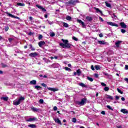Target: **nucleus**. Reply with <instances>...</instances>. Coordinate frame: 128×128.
<instances>
[{
    "mask_svg": "<svg viewBox=\"0 0 128 128\" xmlns=\"http://www.w3.org/2000/svg\"><path fill=\"white\" fill-rule=\"evenodd\" d=\"M26 98H24V97L21 96L15 100L13 102V104L14 106H18V104H22V102Z\"/></svg>",
    "mask_w": 128,
    "mask_h": 128,
    "instance_id": "obj_1",
    "label": "nucleus"
},
{
    "mask_svg": "<svg viewBox=\"0 0 128 128\" xmlns=\"http://www.w3.org/2000/svg\"><path fill=\"white\" fill-rule=\"evenodd\" d=\"M62 42H63L64 43H60V46H62V48H70V46H72L70 44H68V40H64L62 39Z\"/></svg>",
    "mask_w": 128,
    "mask_h": 128,
    "instance_id": "obj_2",
    "label": "nucleus"
},
{
    "mask_svg": "<svg viewBox=\"0 0 128 128\" xmlns=\"http://www.w3.org/2000/svg\"><path fill=\"white\" fill-rule=\"evenodd\" d=\"M86 98H82L81 101H76V104L78 106H84V104H86Z\"/></svg>",
    "mask_w": 128,
    "mask_h": 128,
    "instance_id": "obj_3",
    "label": "nucleus"
},
{
    "mask_svg": "<svg viewBox=\"0 0 128 128\" xmlns=\"http://www.w3.org/2000/svg\"><path fill=\"white\" fill-rule=\"evenodd\" d=\"M6 14L8 16H10V18H17V20H20V18L15 16H14L12 14L10 13H8V12H6Z\"/></svg>",
    "mask_w": 128,
    "mask_h": 128,
    "instance_id": "obj_4",
    "label": "nucleus"
},
{
    "mask_svg": "<svg viewBox=\"0 0 128 128\" xmlns=\"http://www.w3.org/2000/svg\"><path fill=\"white\" fill-rule=\"evenodd\" d=\"M49 67H50V68H56L60 67V64L58 63H55L52 65H50Z\"/></svg>",
    "mask_w": 128,
    "mask_h": 128,
    "instance_id": "obj_5",
    "label": "nucleus"
},
{
    "mask_svg": "<svg viewBox=\"0 0 128 128\" xmlns=\"http://www.w3.org/2000/svg\"><path fill=\"white\" fill-rule=\"evenodd\" d=\"M78 2V0H70L67 4H72V6H74Z\"/></svg>",
    "mask_w": 128,
    "mask_h": 128,
    "instance_id": "obj_6",
    "label": "nucleus"
},
{
    "mask_svg": "<svg viewBox=\"0 0 128 128\" xmlns=\"http://www.w3.org/2000/svg\"><path fill=\"white\" fill-rule=\"evenodd\" d=\"M38 56V54L36 52L29 54V56H30L31 58H36V56Z\"/></svg>",
    "mask_w": 128,
    "mask_h": 128,
    "instance_id": "obj_7",
    "label": "nucleus"
},
{
    "mask_svg": "<svg viewBox=\"0 0 128 128\" xmlns=\"http://www.w3.org/2000/svg\"><path fill=\"white\" fill-rule=\"evenodd\" d=\"M36 120H38V118H30L26 120V122H34Z\"/></svg>",
    "mask_w": 128,
    "mask_h": 128,
    "instance_id": "obj_8",
    "label": "nucleus"
},
{
    "mask_svg": "<svg viewBox=\"0 0 128 128\" xmlns=\"http://www.w3.org/2000/svg\"><path fill=\"white\" fill-rule=\"evenodd\" d=\"M54 120L55 122L62 126V122L60 121V120L58 118H54Z\"/></svg>",
    "mask_w": 128,
    "mask_h": 128,
    "instance_id": "obj_9",
    "label": "nucleus"
},
{
    "mask_svg": "<svg viewBox=\"0 0 128 128\" xmlns=\"http://www.w3.org/2000/svg\"><path fill=\"white\" fill-rule=\"evenodd\" d=\"M108 24L110 26H118V25L116 23H114L112 22H107Z\"/></svg>",
    "mask_w": 128,
    "mask_h": 128,
    "instance_id": "obj_10",
    "label": "nucleus"
},
{
    "mask_svg": "<svg viewBox=\"0 0 128 128\" xmlns=\"http://www.w3.org/2000/svg\"><path fill=\"white\" fill-rule=\"evenodd\" d=\"M77 22L82 24V28H86V24H84V22H82V20H77Z\"/></svg>",
    "mask_w": 128,
    "mask_h": 128,
    "instance_id": "obj_11",
    "label": "nucleus"
},
{
    "mask_svg": "<svg viewBox=\"0 0 128 128\" xmlns=\"http://www.w3.org/2000/svg\"><path fill=\"white\" fill-rule=\"evenodd\" d=\"M36 8H40V10H42V12H46V8H42V6L40 5H36Z\"/></svg>",
    "mask_w": 128,
    "mask_h": 128,
    "instance_id": "obj_12",
    "label": "nucleus"
},
{
    "mask_svg": "<svg viewBox=\"0 0 128 128\" xmlns=\"http://www.w3.org/2000/svg\"><path fill=\"white\" fill-rule=\"evenodd\" d=\"M48 90H51L52 92H58V89L56 88H47Z\"/></svg>",
    "mask_w": 128,
    "mask_h": 128,
    "instance_id": "obj_13",
    "label": "nucleus"
},
{
    "mask_svg": "<svg viewBox=\"0 0 128 128\" xmlns=\"http://www.w3.org/2000/svg\"><path fill=\"white\" fill-rule=\"evenodd\" d=\"M120 26L122 28H126V24H124V22H121L120 23Z\"/></svg>",
    "mask_w": 128,
    "mask_h": 128,
    "instance_id": "obj_14",
    "label": "nucleus"
},
{
    "mask_svg": "<svg viewBox=\"0 0 128 128\" xmlns=\"http://www.w3.org/2000/svg\"><path fill=\"white\" fill-rule=\"evenodd\" d=\"M44 44H46V42H44L41 41L38 43V46H40V48H42Z\"/></svg>",
    "mask_w": 128,
    "mask_h": 128,
    "instance_id": "obj_15",
    "label": "nucleus"
},
{
    "mask_svg": "<svg viewBox=\"0 0 128 128\" xmlns=\"http://www.w3.org/2000/svg\"><path fill=\"white\" fill-rule=\"evenodd\" d=\"M94 10H96V12H99V14H100L101 15L102 14V12L98 8H94Z\"/></svg>",
    "mask_w": 128,
    "mask_h": 128,
    "instance_id": "obj_16",
    "label": "nucleus"
},
{
    "mask_svg": "<svg viewBox=\"0 0 128 128\" xmlns=\"http://www.w3.org/2000/svg\"><path fill=\"white\" fill-rule=\"evenodd\" d=\"M120 112L123 114H128V110L126 109H122Z\"/></svg>",
    "mask_w": 128,
    "mask_h": 128,
    "instance_id": "obj_17",
    "label": "nucleus"
},
{
    "mask_svg": "<svg viewBox=\"0 0 128 128\" xmlns=\"http://www.w3.org/2000/svg\"><path fill=\"white\" fill-rule=\"evenodd\" d=\"M122 44V41H118L116 42L115 44L117 48H120V44Z\"/></svg>",
    "mask_w": 128,
    "mask_h": 128,
    "instance_id": "obj_18",
    "label": "nucleus"
},
{
    "mask_svg": "<svg viewBox=\"0 0 128 128\" xmlns=\"http://www.w3.org/2000/svg\"><path fill=\"white\" fill-rule=\"evenodd\" d=\"M28 128H36V126L34 124H30L28 125Z\"/></svg>",
    "mask_w": 128,
    "mask_h": 128,
    "instance_id": "obj_19",
    "label": "nucleus"
},
{
    "mask_svg": "<svg viewBox=\"0 0 128 128\" xmlns=\"http://www.w3.org/2000/svg\"><path fill=\"white\" fill-rule=\"evenodd\" d=\"M98 42L100 44H106V42L104 40H99L98 41Z\"/></svg>",
    "mask_w": 128,
    "mask_h": 128,
    "instance_id": "obj_20",
    "label": "nucleus"
},
{
    "mask_svg": "<svg viewBox=\"0 0 128 128\" xmlns=\"http://www.w3.org/2000/svg\"><path fill=\"white\" fill-rule=\"evenodd\" d=\"M1 100H3L5 102H7L8 100V96H3L1 98Z\"/></svg>",
    "mask_w": 128,
    "mask_h": 128,
    "instance_id": "obj_21",
    "label": "nucleus"
},
{
    "mask_svg": "<svg viewBox=\"0 0 128 128\" xmlns=\"http://www.w3.org/2000/svg\"><path fill=\"white\" fill-rule=\"evenodd\" d=\"M31 109L33 112H38L40 110V109H38L34 107L31 108Z\"/></svg>",
    "mask_w": 128,
    "mask_h": 128,
    "instance_id": "obj_22",
    "label": "nucleus"
},
{
    "mask_svg": "<svg viewBox=\"0 0 128 128\" xmlns=\"http://www.w3.org/2000/svg\"><path fill=\"white\" fill-rule=\"evenodd\" d=\"M76 72H77V76H80V74H82V71H80V69L76 70Z\"/></svg>",
    "mask_w": 128,
    "mask_h": 128,
    "instance_id": "obj_23",
    "label": "nucleus"
},
{
    "mask_svg": "<svg viewBox=\"0 0 128 128\" xmlns=\"http://www.w3.org/2000/svg\"><path fill=\"white\" fill-rule=\"evenodd\" d=\"M30 84H36V80H31L30 82Z\"/></svg>",
    "mask_w": 128,
    "mask_h": 128,
    "instance_id": "obj_24",
    "label": "nucleus"
},
{
    "mask_svg": "<svg viewBox=\"0 0 128 128\" xmlns=\"http://www.w3.org/2000/svg\"><path fill=\"white\" fill-rule=\"evenodd\" d=\"M106 98H108L109 100H114V97L110 95H106Z\"/></svg>",
    "mask_w": 128,
    "mask_h": 128,
    "instance_id": "obj_25",
    "label": "nucleus"
},
{
    "mask_svg": "<svg viewBox=\"0 0 128 128\" xmlns=\"http://www.w3.org/2000/svg\"><path fill=\"white\" fill-rule=\"evenodd\" d=\"M62 24H63V26L64 27V28H68V24L67 23H66L64 22H62Z\"/></svg>",
    "mask_w": 128,
    "mask_h": 128,
    "instance_id": "obj_26",
    "label": "nucleus"
},
{
    "mask_svg": "<svg viewBox=\"0 0 128 128\" xmlns=\"http://www.w3.org/2000/svg\"><path fill=\"white\" fill-rule=\"evenodd\" d=\"M34 88H35L36 90H40L42 88V87H40V86H34Z\"/></svg>",
    "mask_w": 128,
    "mask_h": 128,
    "instance_id": "obj_27",
    "label": "nucleus"
},
{
    "mask_svg": "<svg viewBox=\"0 0 128 128\" xmlns=\"http://www.w3.org/2000/svg\"><path fill=\"white\" fill-rule=\"evenodd\" d=\"M79 86H82V88H86V86L84 83L79 84Z\"/></svg>",
    "mask_w": 128,
    "mask_h": 128,
    "instance_id": "obj_28",
    "label": "nucleus"
},
{
    "mask_svg": "<svg viewBox=\"0 0 128 128\" xmlns=\"http://www.w3.org/2000/svg\"><path fill=\"white\" fill-rule=\"evenodd\" d=\"M29 46H30V50H36V48L32 47V44H30Z\"/></svg>",
    "mask_w": 128,
    "mask_h": 128,
    "instance_id": "obj_29",
    "label": "nucleus"
},
{
    "mask_svg": "<svg viewBox=\"0 0 128 128\" xmlns=\"http://www.w3.org/2000/svg\"><path fill=\"white\" fill-rule=\"evenodd\" d=\"M94 68L96 70H100V67L98 65L95 66Z\"/></svg>",
    "mask_w": 128,
    "mask_h": 128,
    "instance_id": "obj_30",
    "label": "nucleus"
},
{
    "mask_svg": "<svg viewBox=\"0 0 128 128\" xmlns=\"http://www.w3.org/2000/svg\"><path fill=\"white\" fill-rule=\"evenodd\" d=\"M86 20H88V22H90L92 19V17H90L88 16L86 17Z\"/></svg>",
    "mask_w": 128,
    "mask_h": 128,
    "instance_id": "obj_31",
    "label": "nucleus"
},
{
    "mask_svg": "<svg viewBox=\"0 0 128 128\" xmlns=\"http://www.w3.org/2000/svg\"><path fill=\"white\" fill-rule=\"evenodd\" d=\"M104 90L105 92H108V90H110V88L108 86H105V88H104Z\"/></svg>",
    "mask_w": 128,
    "mask_h": 128,
    "instance_id": "obj_32",
    "label": "nucleus"
},
{
    "mask_svg": "<svg viewBox=\"0 0 128 128\" xmlns=\"http://www.w3.org/2000/svg\"><path fill=\"white\" fill-rule=\"evenodd\" d=\"M112 18H114L115 20H116V18H118V17L116 16V14H113L112 15Z\"/></svg>",
    "mask_w": 128,
    "mask_h": 128,
    "instance_id": "obj_33",
    "label": "nucleus"
},
{
    "mask_svg": "<svg viewBox=\"0 0 128 128\" xmlns=\"http://www.w3.org/2000/svg\"><path fill=\"white\" fill-rule=\"evenodd\" d=\"M105 4L106 5V6H108V8H110L111 5L110 3L108 2H106Z\"/></svg>",
    "mask_w": 128,
    "mask_h": 128,
    "instance_id": "obj_34",
    "label": "nucleus"
},
{
    "mask_svg": "<svg viewBox=\"0 0 128 128\" xmlns=\"http://www.w3.org/2000/svg\"><path fill=\"white\" fill-rule=\"evenodd\" d=\"M50 36H56V34L54 32H50Z\"/></svg>",
    "mask_w": 128,
    "mask_h": 128,
    "instance_id": "obj_35",
    "label": "nucleus"
},
{
    "mask_svg": "<svg viewBox=\"0 0 128 128\" xmlns=\"http://www.w3.org/2000/svg\"><path fill=\"white\" fill-rule=\"evenodd\" d=\"M17 5L19 6H24V4L18 3Z\"/></svg>",
    "mask_w": 128,
    "mask_h": 128,
    "instance_id": "obj_36",
    "label": "nucleus"
},
{
    "mask_svg": "<svg viewBox=\"0 0 128 128\" xmlns=\"http://www.w3.org/2000/svg\"><path fill=\"white\" fill-rule=\"evenodd\" d=\"M64 70H68V72H72V69L68 67H65Z\"/></svg>",
    "mask_w": 128,
    "mask_h": 128,
    "instance_id": "obj_37",
    "label": "nucleus"
},
{
    "mask_svg": "<svg viewBox=\"0 0 128 128\" xmlns=\"http://www.w3.org/2000/svg\"><path fill=\"white\" fill-rule=\"evenodd\" d=\"M87 78L90 82H94V79L90 77H88Z\"/></svg>",
    "mask_w": 128,
    "mask_h": 128,
    "instance_id": "obj_38",
    "label": "nucleus"
},
{
    "mask_svg": "<svg viewBox=\"0 0 128 128\" xmlns=\"http://www.w3.org/2000/svg\"><path fill=\"white\" fill-rule=\"evenodd\" d=\"M66 20H72V17L70 16H67L66 17Z\"/></svg>",
    "mask_w": 128,
    "mask_h": 128,
    "instance_id": "obj_39",
    "label": "nucleus"
},
{
    "mask_svg": "<svg viewBox=\"0 0 128 128\" xmlns=\"http://www.w3.org/2000/svg\"><path fill=\"white\" fill-rule=\"evenodd\" d=\"M106 108H108L109 110H114V109L112 108V107L110 105H108L106 106Z\"/></svg>",
    "mask_w": 128,
    "mask_h": 128,
    "instance_id": "obj_40",
    "label": "nucleus"
},
{
    "mask_svg": "<svg viewBox=\"0 0 128 128\" xmlns=\"http://www.w3.org/2000/svg\"><path fill=\"white\" fill-rule=\"evenodd\" d=\"M72 40H75L76 42H78V38H76L75 36H72Z\"/></svg>",
    "mask_w": 128,
    "mask_h": 128,
    "instance_id": "obj_41",
    "label": "nucleus"
},
{
    "mask_svg": "<svg viewBox=\"0 0 128 128\" xmlns=\"http://www.w3.org/2000/svg\"><path fill=\"white\" fill-rule=\"evenodd\" d=\"M117 90L118 92H120V94H122L123 92L120 90V89L117 88Z\"/></svg>",
    "mask_w": 128,
    "mask_h": 128,
    "instance_id": "obj_42",
    "label": "nucleus"
},
{
    "mask_svg": "<svg viewBox=\"0 0 128 128\" xmlns=\"http://www.w3.org/2000/svg\"><path fill=\"white\" fill-rule=\"evenodd\" d=\"M72 122H76V118H72Z\"/></svg>",
    "mask_w": 128,
    "mask_h": 128,
    "instance_id": "obj_43",
    "label": "nucleus"
},
{
    "mask_svg": "<svg viewBox=\"0 0 128 128\" xmlns=\"http://www.w3.org/2000/svg\"><path fill=\"white\" fill-rule=\"evenodd\" d=\"M126 32V31L125 30L121 29V32H122V34H125Z\"/></svg>",
    "mask_w": 128,
    "mask_h": 128,
    "instance_id": "obj_44",
    "label": "nucleus"
},
{
    "mask_svg": "<svg viewBox=\"0 0 128 128\" xmlns=\"http://www.w3.org/2000/svg\"><path fill=\"white\" fill-rule=\"evenodd\" d=\"M101 86H106V84L104 83V82H101Z\"/></svg>",
    "mask_w": 128,
    "mask_h": 128,
    "instance_id": "obj_45",
    "label": "nucleus"
},
{
    "mask_svg": "<svg viewBox=\"0 0 128 128\" xmlns=\"http://www.w3.org/2000/svg\"><path fill=\"white\" fill-rule=\"evenodd\" d=\"M39 102H40V104H44V100H42V99L40 100Z\"/></svg>",
    "mask_w": 128,
    "mask_h": 128,
    "instance_id": "obj_46",
    "label": "nucleus"
},
{
    "mask_svg": "<svg viewBox=\"0 0 128 128\" xmlns=\"http://www.w3.org/2000/svg\"><path fill=\"white\" fill-rule=\"evenodd\" d=\"M2 68H6V66H8L6 64H2Z\"/></svg>",
    "mask_w": 128,
    "mask_h": 128,
    "instance_id": "obj_47",
    "label": "nucleus"
},
{
    "mask_svg": "<svg viewBox=\"0 0 128 128\" xmlns=\"http://www.w3.org/2000/svg\"><path fill=\"white\" fill-rule=\"evenodd\" d=\"M41 84L42 86H44V88H46V84H45L44 83H42Z\"/></svg>",
    "mask_w": 128,
    "mask_h": 128,
    "instance_id": "obj_48",
    "label": "nucleus"
},
{
    "mask_svg": "<svg viewBox=\"0 0 128 128\" xmlns=\"http://www.w3.org/2000/svg\"><path fill=\"white\" fill-rule=\"evenodd\" d=\"M47 21H48L49 24H54V22L48 21V20H47Z\"/></svg>",
    "mask_w": 128,
    "mask_h": 128,
    "instance_id": "obj_49",
    "label": "nucleus"
},
{
    "mask_svg": "<svg viewBox=\"0 0 128 128\" xmlns=\"http://www.w3.org/2000/svg\"><path fill=\"white\" fill-rule=\"evenodd\" d=\"M115 98H116V100H120V96H116Z\"/></svg>",
    "mask_w": 128,
    "mask_h": 128,
    "instance_id": "obj_50",
    "label": "nucleus"
},
{
    "mask_svg": "<svg viewBox=\"0 0 128 128\" xmlns=\"http://www.w3.org/2000/svg\"><path fill=\"white\" fill-rule=\"evenodd\" d=\"M42 35H40L38 36V40H42Z\"/></svg>",
    "mask_w": 128,
    "mask_h": 128,
    "instance_id": "obj_51",
    "label": "nucleus"
},
{
    "mask_svg": "<svg viewBox=\"0 0 128 128\" xmlns=\"http://www.w3.org/2000/svg\"><path fill=\"white\" fill-rule=\"evenodd\" d=\"M91 69L92 70H94V66H91Z\"/></svg>",
    "mask_w": 128,
    "mask_h": 128,
    "instance_id": "obj_52",
    "label": "nucleus"
},
{
    "mask_svg": "<svg viewBox=\"0 0 128 128\" xmlns=\"http://www.w3.org/2000/svg\"><path fill=\"white\" fill-rule=\"evenodd\" d=\"M121 100H122V102H124V100H126V98H124V97H122L121 98Z\"/></svg>",
    "mask_w": 128,
    "mask_h": 128,
    "instance_id": "obj_53",
    "label": "nucleus"
},
{
    "mask_svg": "<svg viewBox=\"0 0 128 128\" xmlns=\"http://www.w3.org/2000/svg\"><path fill=\"white\" fill-rule=\"evenodd\" d=\"M8 40L10 42H12V38H9Z\"/></svg>",
    "mask_w": 128,
    "mask_h": 128,
    "instance_id": "obj_54",
    "label": "nucleus"
},
{
    "mask_svg": "<svg viewBox=\"0 0 128 128\" xmlns=\"http://www.w3.org/2000/svg\"><path fill=\"white\" fill-rule=\"evenodd\" d=\"M54 110H58V107H56V106L54 107Z\"/></svg>",
    "mask_w": 128,
    "mask_h": 128,
    "instance_id": "obj_55",
    "label": "nucleus"
},
{
    "mask_svg": "<svg viewBox=\"0 0 128 128\" xmlns=\"http://www.w3.org/2000/svg\"><path fill=\"white\" fill-rule=\"evenodd\" d=\"M101 114H102L104 115V114H106V112L102 111V112H101Z\"/></svg>",
    "mask_w": 128,
    "mask_h": 128,
    "instance_id": "obj_56",
    "label": "nucleus"
},
{
    "mask_svg": "<svg viewBox=\"0 0 128 128\" xmlns=\"http://www.w3.org/2000/svg\"><path fill=\"white\" fill-rule=\"evenodd\" d=\"M99 36L100 38H102V36H104V35L102 34L101 33L99 34Z\"/></svg>",
    "mask_w": 128,
    "mask_h": 128,
    "instance_id": "obj_57",
    "label": "nucleus"
},
{
    "mask_svg": "<svg viewBox=\"0 0 128 128\" xmlns=\"http://www.w3.org/2000/svg\"><path fill=\"white\" fill-rule=\"evenodd\" d=\"M94 76L95 78H98V74H94Z\"/></svg>",
    "mask_w": 128,
    "mask_h": 128,
    "instance_id": "obj_58",
    "label": "nucleus"
},
{
    "mask_svg": "<svg viewBox=\"0 0 128 128\" xmlns=\"http://www.w3.org/2000/svg\"><path fill=\"white\" fill-rule=\"evenodd\" d=\"M124 80H125V82H128V78H125L124 79Z\"/></svg>",
    "mask_w": 128,
    "mask_h": 128,
    "instance_id": "obj_59",
    "label": "nucleus"
},
{
    "mask_svg": "<svg viewBox=\"0 0 128 128\" xmlns=\"http://www.w3.org/2000/svg\"><path fill=\"white\" fill-rule=\"evenodd\" d=\"M5 30H6V32H8V27H6V28H5Z\"/></svg>",
    "mask_w": 128,
    "mask_h": 128,
    "instance_id": "obj_60",
    "label": "nucleus"
},
{
    "mask_svg": "<svg viewBox=\"0 0 128 128\" xmlns=\"http://www.w3.org/2000/svg\"><path fill=\"white\" fill-rule=\"evenodd\" d=\"M125 70H128V65L125 66Z\"/></svg>",
    "mask_w": 128,
    "mask_h": 128,
    "instance_id": "obj_61",
    "label": "nucleus"
},
{
    "mask_svg": "<svg viewBox=\"0 0 128 128\" xmlns=\"http://www.w3.org/2000/svg\"><path fill=\"white\" fill-rule=\"evenodd\" d=\"M99 18L100 20H102V22H104V19H102V18L101 17H100Z\"/></svg>",
    "mask_w": 128,
    "mask_h": 128,
    "instance_id": "obj_62",
    "label": "nucleus"
},
{
    "mask_svg": "<svg viewBox=\"0 0 128 128\" xmlns=\"http://www.w3.org/2000/svg\"><path fill=\"white\" fill-rule=\"evenodd\" d=\"M117 128H122V126H117Z\"/></svg>",
    "mask_w": 128,
    "mask_h": 128,
    "instance_id": "obj_63",
    "label": "nucleus"
},
{
    "mask_svg": "<svg viewBox=\"0 0 128 128\" xmlns=\"http://www.w3.org/2000/svg\"><path fill=\"white\" fill-rule=\"evenodd\" d=\"M29 19L30 20H32V17L30 16V17L29 18Z\"/></svg>",
    "mask_w": 128,
    "mask_h": 128,
    "instance_id": "obj_64",
    "label": "nucleus"
}]
</instances>
